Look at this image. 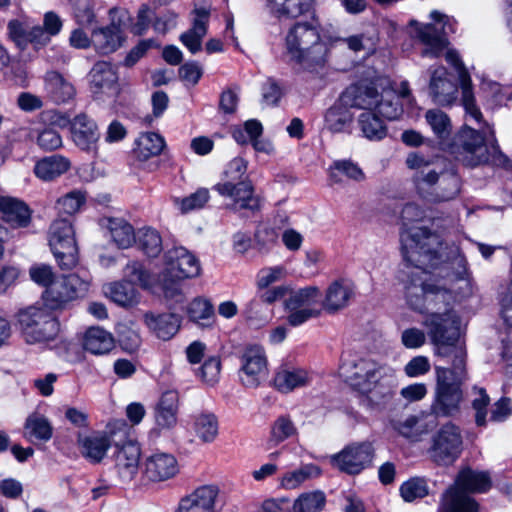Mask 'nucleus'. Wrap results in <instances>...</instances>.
<instances>
[{
    "mask_svg": "<svg viewBox=\"0 0 512 512\" xmlns=\"http://www.w3.org/2000/svg\"><path fill=\"white\" fill-rule=\"evenodd\" d=\"M311 382L310 373L303 368H280L274 377V385L282 393H288Z\"/></svg>",
    "mask_w": 512,
    "mask_h": 512,
    "instance_id": "c9c22d12",
    "label": "nucleus"
},
{
    "mask_svg": "<svg viewBox=\"0 0 512 512\" xmlns=\"http://www.w3.org/2000/svg\"><path fill=\"white\" fill-rule=\"evenodd\" d=\"M137 239L139 247L149 257L158 256L163 249L162 238L155 229L149 227L140 229Z\"/></svg>",
    "mask_w": 512,
    "mask_h": 512,
    "instance_id": "5fc2aeb1",
    "label": "nucleus"
},
{
    "mask_svg": "<svg viewBox=\"0 0 512 512\" xmlns=\"http://www.w3.org/2000/svg\"><path fill=\"white\" fill-rule=\"evenodd\" d=\"M354 296L353 285L346 280H336L332 282L321 299L322 309L327 312H336L345 308Z\"/></svg>",
    "mask_w": 512,
    "mask_h": 512,
    "instance_id": "7c9ffc66",
    "label": "nucleus"
},
{
    "mask_svg": "<svg viewBox=\"0 0 512 512\" xmlns=\"http://www.w3.org/2000/svg\"><path fill=\"white\" fill-rule=\"evenodd\" d=\"M71 138L73 143L85 152H95L100 137L97 124L86 114H79L71 122Z\"/></svg>",
    "mask_w": 512,
    "mask_h": 512,
    "instance_id": "a878e982",
    "label": "nucleus"
},
{
    "mask_svg": "<svg viewBox=\"0 0 512 512\" xmlns=\"http://www.w3.org/2000/svg\"><path fill=\"white\" fill-rule=\"evenodd\" d=\"M345 104L364 111H377L382 117L393 120L402 113L399 96L392 90L377 89L365 83L351 85L342 95Z\"/></svg>",
    "mask_w": 512,
    "mask_h": 512,
    "instance_id": "6e6552de",
    "label": "nucleus"
},
{
    "mask_svg": "<svg viewBox=\"0 0 512 512\" xmlns=\"http://www.w3.org/2000/svg\"><path fill=\"white\" fill-rule=\"evenodd\" d=\"M405 164L411 171V180L420 196L439 182L445 170L439 157L427 156L420 152L408 153Z\"/></svg>",
    "mask_w": 512,
    "mask_h": 512,
    "instance_id": "dca6fc26",
    "label": "nucleus"
},
{
    "mask_svg": "<svg viewBox=\"0 0 512 512\" xmlns=\"http://www.w3.org/2000/svg\"><path fill=\"white\" fill-rule=\"evenodd\" d=\"M209 199V190L206 188H200L196 192L192 193L187 197H184L182 199H176L175 203L182 212L186 213L204 207V205L208 202Z\"/></svg>",
    "mask_w": 512,
    "mask_h": 512,
    "instance_id": "680f3d73",
    "label": "nucleus"
},
{
    "mask_svg": "<svg viewBox=\"0 0 512 512\" xmlns=\"http://www.w3.org/2000/svg\"><path fill=\"white\" fill-rule=\"evenodd\" d=\"M262 103L267 106H276L283 96V89L279 83L268 78L261 88Z\"/></svg>",
    "mask_w": 512,
    "mask_h": 512,
    "instance_id": "774afa93",
    "label": "nucleus"
},
{
    "mask_svg": "<svg viewBox=\"0 0 512 512\" xmlns=\"http://www.w3.org/2000/svg\"><path fill=\"white\" fill-rule=\"evenodd\" d=\"M82 346L93 355H105L115 347V339L109 331L101 327H90L84 333Z\"/></svg>",
    "mask_w": 512,
    "mask_h": 512,
    "instance_id": "f704fd0d",
    "label": "nucleus"
},
{
    "mask_svg": "<svg viewBox=\"0 0 512 512\" xmlns=\"http://www.w3.org/2000/svg\"><path fill=\"white\" fill-rule=\"evenodd\" d=\"M400 494L404 501L412 502L428 494V486L422 478H411L400 486Z\"/></svg>",
    "mask_w": 512,
    "mask_h": 512,
    "instance_id": "bf43d9fd",
    "label": "nucleus"
},
{
    "mask_svg": "<svg viewBox=\"0 0 512 512\" xmlns=\"http://www.w3.org/2000/svg\"><path fill=\"white\" fill-rule=\"evenodd\" d=\"M136 144L137 157L146 160L160 154L165 146V141L159 134L147 132L140 135Z\"/></svg>",
    "mask_w": 512,
    "mask_h": 512,
    "instance_id": "09e8293b",
    "label": "nucleus"
},
{
    "mask_svg": "<svg viewBox=\"0 0 512 512\" xmlns=\"http://www.w3.org/2000/svg\"><path fill=\"white\" fill-rule=\"evenodd\" d=\"M143 323L157 338L170 340L179 331L181 319L174 313L146 312L143 315Z\"/></svg>",
    "mask_w": 512,
    "mask_h": 512,
    "instance_id": "cd10ccee",
    "label": "nucleus"
},
{
    "mask_svg": "<svg viewBox=\"0 0 512 512\" xmlns=\"http://www.w3.org/2000/svg\"><path fill=\"white\" fill-rule=\"evenodd\" d=\"M445 59L457 72L461 90V104L464 107L466 115L476 122H480L482 113L476 104L472 80L467 68L455 50L448 49L445 53Z\"/></svg>",
    "mask_w": 512,
    "mask_h": 512,
    "instance_id": "aec40b11",
    "label": "nucleus"
},
{
    "mask_svg": "<svg viewBox=\"0 0 512 512\" xmlns=\"http://www.w3.org/2000/svg\"><path fill=\"white\" fill-rule=\"evenodd\" d=\"M110 24L92 30L94 49L101 54H109L119 49L124 42L123 30L131 20L125 9L113 8L109 12Z\"/></svg>",
    "mask_w": 512,
    "mask_h": 512,
    "instance_id": "f3484780",
    "label": "nucleus"
},
{
    "mask_svg": "<svg viewBox=\"0 0 512 512\" xmlns=\"http://www.w3.org/2000/svg\"><path fill=\"white\" fill-rule=\"evenodd\" d=\"M350 106L345 104L343 97L332 105L325 113V127L332 133L346 132L352 125L353 114Z\"/></svg>",
    "mask_w": 512,
    "mask_h": 512,
    "instance_id": "e433bc0d",
    "label": "nucleus"
},
{
    "mask_svg": "<svg viewBox=\"0 0 512 512\" xmlns=\"http://www.w3.org/2000/svg\"><path fill=\"white\" fill-rule=\"evenodd\" d=\"M338 174H343L355 181H360L364 178L362 170L355 163L348 160L334 162L333 166L330 168V177L335 183L341 181Z\"/></svg>",
    "mask_w": 512,
    "mask_h": 512,
    "instance_id": "052dcab7",
    "label": "nucleus"
},
{
    "mask_svg": "<svg viewBox=\"0 0 512 512\" xmlns=\"http://www.w3.org/2000/svg\"><path fill=\"white\" fill-rule=\"evenodd\" d=\"M124 275L127 282L139 284L144 289H151L155 285V279L152 275L144 268L143 264L139 261H129L124 268Z\"/></svg>",
    "mask_w": 512,
    "mask_h": 512,
    "instance_id": "603ef678",
    "label": "nucleus"
},
{
    "mask_svg": "<svg viewBox=\"0 0 512 512\" xmlns=\"http://www.w3.org/2000/svg\"><path fill=\"white\" fill-rule=\"evenodd\" d=\"M473 392L474 398L472 400V407L475 410V421L478 426H484L487 416L486 407L490 402V398L482 388L474 387Z\"/></svg>",
    "mask_w": 512,
    "mask_h": 512,
    "instance_id": "e2e57ef3",
    "label": "nucleus"
},
{
    "mask_svg": "<svg viewBox=\"0 0 512 512\" xmlns=\"http://www.w3.org/2000/svg\"><path fill=\"white\" fill-rule=\"evenodd\" d=\"M393 428L404 438L418 442L428 433L429 427L425 420L416 415H409L393 423Z\"/></svg>",
    "mask_w": 512,
    "mask_h": 512,
    "instance_id": "79ce46f5",
    "label": "nucleus"
},
{
    "mask_svg": "<svg viewBox=\"0 0 512 512\" xmlns=\"http://www.w3.org/2000/svg\"><path fill=\"white\" fill-rule=\"evenodd\" d=\"M374 458V448L370 442L353 443L330 457V463L339 471L357 475L368 468Z\"/></svg>",
    "mask_w": 512,
    "mask_h": 512,
    "instance_id": "a211bd4d",
    "label": "nucleus"
},
{
    "mask_svg": "<svg viewBox=\"0 0 512 512\" xmlns=\"http://www.w3.org/2000/svg\"><path fill=\"white\" fill-rule=\"evenodd\" d=\"M179 472V465L174 455L156 452L145 459L144 475L152 482H162L174 478Z\"/></svg>",
    "mask_w": 512,
    "mask_h": 512,
    "instance_id": "393cba45",
    "label": "nucleus"
},
{
    "mask_svg": "<svg viewBox=\"0 0 512 512\" xmlns=\"http://www.w3.org/2000/svg\"><path fill=\"white\" fill-rule=\"evenodd\" d=\"M0 213L3 220L15 228L27 227L31 221V211L28 206L11 196H0Z\"/></svg>",
    "mask_w": 512,
    "mask_h": 512,
    "instance_id": "c756f323",
    "label": "nucleus"
},
{
    "mask_svg": "<svg viewBox=\"0 0 512 512\" xmlns=\"http://www.w3.org/2000/svg\"><path fill=\"white\" fill-rule=\"evenodd\" d=\"M377 111H364L358 117V126L365 138L380 141L387 135V129Z\"/></svg>",
    "mask_w": 512,
    "mask_h": 512,
    "instance_id": "c03bdc74",
    "label": "nucleus"
},
{
    "mask_svg": "<svg viewBox=\"0 0 512 512\" xmlns=\"http://www.w3.org/2000/svg\"><path fill=\"white\" fill-rule=\"evenodd\" d=\"M490 487L491 478L488 472L462 469L454 486L443 495L439 512H477L476 502L467 493L486 492Z\"/></svg>",
    "mask_w": 512,
    "mask_h": 512,
    "instance_id": "423d86ee",
    "label": "nucleus"
},
{
    "mask_svg": "<svg viewBox=\"0 0 512 512\" xmlns=\"http://www.w3.org/2000/svg\"><path fill=\"white\" fill-rule=\"evenodd\" d=\"M321 470L314 464L302 465L285 472L280 478V486L286 490L299 488L306 481L320 476Z\"/></svg>",
    "mask_w": 512,
    "mask_h": 512,
    "instance_id": "a18cd8bd",
    "label": "nucleus"
},
{
    "mask_svg": "<svg viewBox=\"0 0 512 512\" xmlns=\"http://www.w3.org/2000/svg\"><path fill=\"white\" fill-rule=\"evenodd\" d=\"M321 298L322 293L317 286L292 291L284 301L287 323L297 327L319 317L322 312Z\"/></svg>",
    "mask_w": 512,
    "mask_h": 512,
    "instance_id": "f8f14e48",
    "label": "nucleus"
},
{
    "mask_svg": "<svg viewBox=\"0 0 512 512\" xmlns=\"http://www.w3.org/2000/svg\"><path fill=\"white\" fill-rule=\"evenodd\" d=\"M17 321L24 340L29 344L51 342L59 333L58 321L41 307L30 306L21 310Z\"/></svg>",
    "mask_w": 512,
    "mask_h": 512,
    "instance_id": "9b49d317",
    "label": "nucleus"
},
{
    "mask_svg": "<svg viewBox=\"0 0 512 512\" xmlns=\"http://www.w3.org/2000/svg\"><path fill=\"white\" fill-rule=\"evenodd\" d=\"M141 450L138 444L127 441L114 454L115 468L123 481H131L138 472Z\"/></svg>",
    "mask_w": 512,
    "mask_h": 512,
    "instance_id": "bb28decb",
    "label": "nucleus"
},
{
    "mask_svg": "<svg viewBox=\"0 0 512 512\" xmlns=\"http://www.w3.org/2000/svg\"><path fill=\"white\" fill-rule=\"evenodd\" d=\"M189 318L200 323L201 321L209 322L214 316L212 304L204 298L197 297L192 300L187 308Z\"/></svg>",
    "mask_w": 512,
    "mask_h": 512,
    "instance_id": "4d7b16f0",
    "label": "nucleus"
},
{
    "mask_svg": "<svg viewBox=\"0 0 512 512\" xmlns=\"http://www.w3.org/2000/svg\"><path fill=\"white\" fill-rule=\"evenodd\" d=\"M240 363L239 377L244 386L255 388L267 378L268 360L261 345H246L242 350Z\"/></svg>",
    "mask_w": 512,
    "mask_h": 512,
    "instance_id": "6ab92c4d",
    "label": "nucleus"
},
{
    "mask_svg": "<svg viewBox=\"0 0 512 512\" xmlns=\"http://www.w3.org/2000/svg\"><path fill=\"white\" fill-rule=\"evenodd\" d=\"M340 375L352 388L373 402L390 396L396 383V374L392 367L370 358H360L343 364Z\"/></svg>",
    "mask_w": 512,
    "mask_h": 512,
    "instance_id": "20e7f679",
    "label": "nucleus"
},
{
    "mask_svg": "<svg viewBox=\"0 0 512 512\" xmlns=\"http://www.w3.org/2000/svg\"><path fill=\"white\" fill-rule=\"evenodd\" d=\"M104 293L122 307H132L140 302V293L132 283L119 281L104 286Z\"/></svg>",
    "mask_w": 512,
    "mask_h": 512,
    "instance_id": "58836bf2",
    "label": "nucleus"
},
{
    "mask_svg": "<svg viewBox=\"0 0 512 512\" xmlns=\"http://www.w3.org/2000/svg\"><path fill=\"white\" fill-rule=\"evenodd\" d=\"M44 90L47 96L56 104L67 103L76 95L73 84L55 71L46 73Z\"/></svg>",
    "mask_w": 512,
    "mask_h": 512,
    "instance_id": "473e14b6",
    "label": "nucleus"
},
{
    "mask_svg": "<svg viewBox=\"0 0 512 512\" xmlns=\"http://www.w3.org/2000/svg\"><path fill=\"white\" fill-rule=\"evenodd\" d=\"M435 356L452 359L451 367L435 368L436 398L432 405L438 416H451L459 411L463 400L462 385L468 378L466 349L460 340L459 319L453 312L431 314L424 321Z\"/></svg>",
    "mask_w": 512,
    "mask_h": 512,
    "instance_id": "f03ea898",
    "label": "nucleus"
},
{
    "mask_svg": "<svg viewBox=\"0 0 512 512\" xmlns=\"http://www.w3.org/2000/svg\"><path fill=\"white\" fill-rule=\"evenodd\" d=\"M424 119L440 143H446L452 132L449 115L439 108H431L425 112Z\"/></svg>",
    "mask_w": 512,
    "mask_h": 512,
    "instance_id": "a19ab883",
    "label": "nucleus"
},
{
    "mask_svg": "<svg viewBox=\"0 0 512 512\" xmlns=\"http://www.w3.org/2000/svg\"><path fill=\"white\" fill-rule=\"evenodd\" d=\"M25 430L29 438L48 441L53 434V427L49 420L39 414L30 415L25 422Z\"/></svg>",
    "mask_w": 512,
    "mask_h": 512,
    "instance_id": "3c124183",
    "label": "nucleus"
},
{
    "mask_svg": "<svg viewBox=\"0 0 512 512\" xmlns=\"http://www.w3.org/2000/svg\"><path fill=\"white\" fill-rule=\"evenodd\" d=\"M220 370V359L216 356H213L205 360L202 367L200 368L199 376L201 380L207 385H214L219 380Z\"/></svg>",
    "mask_w": 512,
    "mask_h": 512,
    "instance_id": "338daca9",
    "label": "nucleus"
},
{
    "mask_svg": "<svg viewBox=\"0 0 512 512\" xmlns=\"http://www.w3.org/2000/svg\"><path fill=\"white\" fill-rule=\"evenodd\" d=\"M284 47L289 60L309 72L323 68L330 51L319 28L307 21L296 22L289 27L284 37Z\"/></svg>",
    "mask_w": 512,
    "mask_h": 512,
    "instance_id": "7ed1b4c3",
    "label": "nucleus"
},
{
    "mask_svg": "<svg viewBox=\"0 0 512 512\" xmlns=\"http://www.w3.org/2000/svg\"><path fill=\"white\" fill-rule=\"evenodd\" d=\"M446 312H453L457 317L459 315L457 312L452 308H443V311H433L428 312L424 315L422 320L423 327L426 328V332L418 327H409L402 331L401 333V343L402 345L407 349H419L422 346L426 344L427 339L430 340L429 334H428V328L424 325V321L426 318L431 314H444ZM460 320V318H458Z\"/></svg>",
    "mask_w": 512,
    "mask_h": 512,
    "instance_id": "37998d69",
    "label": "nucleus"
},
{
    "mask_svg": "<svg viewBox=\"0 0 512 512\" xmlns=\"http://www.w3.org/2000/svg\"><path fill=\"white\" fill-rule=\"evenodd\" d=\"M287 275V269L283 265L265 266L256 274L255 287L257 290H265L284 280Z\"/></svg>",
    "mask_w": 512,
    "mask_h": 512,
    "instance_id": "864d4df0",
    "label": "nucleus"
},
{
    "mask_svg": "<svg viewBox=\"0 0 512 512\" xmlns=\"http://www.w3.org/2000/svg\"><path fill=\"white\" fill-rule=\"evenodd\" d=\"M49 245L61 269L70 270L78 263L75 232L68 219L55 220L49 229Z\"/></svg>",
    "mask_w": 512,
    "mask_h": 512,
    "instance_id": "ddd939ff",
    "label": "nucleus"
},
{
    "mask_svg": "<svg viewBox=\"0 0 512 512\" xmlns=\"http://www.w3.org/2000/svg\"><path fill=\"white\" fill-rule=\"evenodd\" d=\"M460 188V178L455 173L444 170L439 182L421 197L431 203L446 202L455 199L460 193Z\"/></svg>",
    "mask_w": 512,
    "mask_h": 512,
    "instance_id": "c85d7f7f",
    "label": "nucleus"
},
{
    "mask_svg": "<svg viewBox=\"0 0 512 512\" xmlns=\"http://www.w3.org/2000/svg\"><path fill=\"white\" fill-rule=\"evenodd\" d=\"M429 95L433 102L442 107L454 105L458 99V86L443 66L431 70Z\"/></svg>",
    "mask_w": 512,
    "mask_h": 512,
    "instance_id": "5701e85b",
    "label": "nucleus"
},
{
    "mask_svg": "<svg viewBox=\"0 0 512 512\" xmlns=\"http://www.w3.org/2000/svg\"><path fill=\"white\" fill-rule=\"evenodd\" d=\"M10 39L21 49L32 44L35 49L47 45V38L40 25L32 24L28 19L11 20L7 25Z\"/></svg>",
    "mask_w": 512,
    "mask_h": 512,
    "instance_id": "b1692460",
    "label": "nucleus"
},
{
    "mask_svg": "<svg viewBox=\"0 0 512 512\" xmlns=\"http://www.w3.org/2000/svg\"><path fill=\"white\" fill-rule=\"evenodd\" d=\"M71 163L62 155L44 157L34 166L35 175L42 181H52L69 170Z\"/></svg>",
    "mask_w": 512,
    "mask_h": 512,
    "instance_id": "4c0bfd02",
    "label": "nucleus"
},
{
    "mask_svg": "<svg viewBox=\"0 0 512 512\" xmlns=\"http://www.w3.org/2000/svg\"><path fill=\"white\" fill-rule=\"evenodd\" d=\"M193 12L195 14L193 26L181 34L180 41L192 54H195L202 48V40L207 33L210 12L206 8H195Z\"/></svg>",
    "mask_w": 512,
    "mask_h": 512,
    "instance_id": "2f4dec72",
    "label": "nucleus"
},
{
    "mask_svg": "<svg viewBox=\"0 0 512 512\" xmlns=\"http://www.w3.org/2000/svg\"><path fill=\"white\" fill-rule=\"evenodd\" d=\"M199 274L200 264L197 258L184 247H174L165 253L164 269L157 282L165 297L173 299L181 295V281Z\"/></svg>",
    "mask_w": 512,
    "mask_h": 512,
    "instance_id": "0eeeda50",
    "label": "nucleus"
},
{
    "mask_svg": "<svg viewBox=\"0 0 512 512\" xmlns=\"http://www.w3.org/2000/svg\"><path fill=\"white\" fill-rule=\"evenodd\" d=\"M86 201L85 193L81 190H72L56 202V208L59 213L73 215L77 213Z\"/></svg>",
    "mask_w": 512,
    "mask_h": 512,
    "instance_id": "6e6d98bb",
    "label": "nucleus"
},
{
    "mask_svg": "<svg viewBox=\"0 0 512 512\" xmlns=\"http://www.w3.org/2000/svg\"><path fill=\"white\" fill-rule=\"evenodd\" d=\"M272 13L277 16L298 17L304 11L302 0H268Z\"/></svg>",
    "mask_w": 512,
    "mask_h": 512,
    "instance_id": "13d9d810",
    "label": "nucleus"
},
{
    "mask_svg": "<svg viewBox=\"0 0 512 512\" xmlns=\"http://www.w3.org/2000/svg\"><path fill=\"white\" fill-rule=\"evenodd\" d=\"M296 434L297 427L291 417L281 415L271 425L268 444L270 447H275Z\"/></svg>",
    "mask_w": 512,
    "mask_h": 512,
    "instance_id": "de8ad7c7",
    "label": "nucleus"
},
{
    "mask_svg": "<svg viewBox=\"0 0 512 512\" xmlns=\"http://www.w3.org/2000/svg\"><path fill=\"white\" fill-rule=\"evenodd\" d=\"M430 18L434 23L424 24L411 20L409 33L423 45L421 50L423 57L438 58L447 49L446 36L455 31V21L437 10L430 13Z\"/></svg>",
    "mask_w": 512,
    "mask_h": 512,
    "instance_id": "1a4fd4ad",
    "label": "nucleus"
},
{
    "mask_svg": "<svg viewBox=\"0 0 512 512\" xmlns=\"http://www.w3.org/2000/svg\"><path fill=\"white\" fill-rule=\"evenodd\" d=\"M462 443L459 428L452 423H446L432 436L427 453L430 460L438 466H449L459 458Z\"/></svg>",
    "mask_w": 512,
    "mask_h": 512,
    "instance_id": "2eb2a0df",
    "label": "nucleus"
},
{
    "mask_svg": "<svg viewBox=\"0 0 512 512\" xmlns=\"http://www.w3.org/2000/svg\"><path fill=\"white\" fill-rule=\"evenodd\" d=\"M402 254L407 263L414 266L408 272L405 283V298L408 306L421 314L442 311L437 307L452 299V292L445 285L436 284L428 275L427 269L438 266L444 257L440 237L424 227L412 226L401 233Z\"/></svg>",
    "mask_w": 512,
    "mask_h": 512,
    "instance_id": "f257e3e1",
    "label": "nucleus"
},
{
    "mask_svg": "<svg viewBox=\"0 0 512 512\" xmlns=\"http://www.w3.org/2000/svg\"><path fill=\"white\" fill-rule=\"evenodd\" d=\"M247 171V163L243 158L232 159L224 170V181L214 186L221 196L231 200L228 208L244 215L254 214L261 208V200L254 193L250 182L242 181Z\"/></svg>",
    "mask_w": 512,
    "mask_h": 512,
    "instance_id": "39448f33",
    "label": "nucleus"
},
{
    "mask_svg": "<svg viewBox=\"0 0 512 512\" xmlns=\"http://www.w3.org/2000/svg\"><path fill=\"white\" fill-rule=\"evenodd\" d=\"M481 89L491 96L496 105H506L511 98L509 87H502L500 84L491 80H482Z\"/></svg>",
    "mask_w": 512,
    "mask_h": 512,
    "instance_id": "0e129e2a",
    "label": "nucleus"
},
{
    "mask_svg": "<svg viewBox=\"0 0 512 512\" xmlns=\"http://www.w3.org/2000/svg\"><path fill=\"white\" fill-rule=\"evenodd\" d=\"M90 276L84 272L69 274L54 281L44 292L43 299L50 309H62L69 302L83 296L89 289Z\"/></svg>",
    "mask_w": 512,
    "mask_h": 512,
    "instance_id": "4468645a",
    "label": "nucleus"
},
{
    "mask_svg": "<svg viewBox=\"0 0 512 512\" xmlns=\"http://www.w3.org/2000/svg\"><path fill=\"white\" fill-rule=\"evenodd\" d=\"M90 89L99 99L116 98L120 92L118 75L112 64L100 61L94 64L89 73Z\"/></svg>",
    "mask_w": 512,
    "mask_h": 512,
    "instance_id": "4be33fe9",
    "label": "nucleus"
},
{
    "mask_svg": "<svg viewBox=\"0 0 512 512\" xmlns=\"http://www.w3.org/2000/svg\"><path fill=\"white\" fill-rule=\"evenodd\" d=\"M72 10L74 18L79 25L78 28L74 29L69 37V43L76 49H87L93 46L92 34L89 36L84 31V27L92 25L96 21V16L93 11L90 0H68Z\"/></svg>",
    "mask_w": 512,
    "mask_h": 512,
    "instance_id": "412c9836",
    "label": "nucleus"
},
{
    "mask_svg": "<svg viewBox=\"0 0 512 512\" xmlns=\"http://www.w3.org/2000/svg\"><path fill=\"white\" fill-rule=\"evenodd\" d=\"M103 225L108 229L111 239L119 248H128L135 242L134 229L126 220L107 218Z\"/></svg>",
    "mask_w": 512,
    "mask_h": 512,
    "instance_id": "ea45409f",
    "label": "nucleus"
},
{
    "mask_svg": "<svg viewBox=\"0 0 512 512\" xmlns=\"http://www.w3.org/2000/svg\"><path fill=\"white\" fill-rule=\"evenodd\" d=\"M193 429L202 442L211 443L218 435V419L213 413H199L194 416Z\"/></svg>",
    "mask_w": 512,
    "mask_h": 512,
    "instance_id": "49530a36",
    "label": "nucleus"
},
{
    "mask_svg": "<svg viewBox=\"0 0 512 512\" xmlns=\"http://www.w3.org/2000/svg\"><path fill=\"white\" fill-rule=\"evenodd\" d=\"M326 505V496L320 490L304 492L294 501L293 512H322Z\"/></svg>",
    "mask_w": 512,
    "mask_h": 512,
    "instance_id": "8fccbe9b",
    "label": "nucleus"
},
{
    "mask_svg": "<svg viewBox=\"0 0 512 512\" xmlns=\"http://www.w3.org/2000/svg\"><path fill=\"white\" fill-rule=\"evenodd\" d=\"M78 444L81 455L91 463L101 462L111 446L109 437L99 432L79 437Z\"/></svg>",
    "mask_w": 512,
    "mask_h": 512,
    "instance_id": "72a5a7b5",
    "label": "nucleus"
},
{
    "mask_svg": "<svg viewBox=\"0 0 512 512\" xmlns=\"http://www.w3.org/2000/svg\"><path fill=\"white\" fill-rule=\"evenodd\" d=\"M486 142L490 143L493 153L499 151L494 132L491 129H488V132L483 131L482 134L464 125L454 136L450 151L464 154L463 160L467 165L476 166L488 162L490 159Z\"/></svg>",
    "mask_w": 512,
    "mask_h": 512,
    "instance_id": "9d476101",
    "label": "nucleus"
},
{
    "mask_svg": "<svg viewBox=\"0 0 512 512\" xmlns=\"http://www.w3.org/2000/svg\"><path fill=\"white\" fill-rule=\"evenodd\" d=\"M218 491L213 486H201L190 495L197 502L198 506L207 512L213 509Z\"/></svg>",
    "mask_w": 512,
    "mask_h": 512,
    "instance_id": "69168bd1",
    "label": "nucleus"
}]
</instances>
